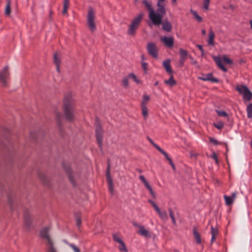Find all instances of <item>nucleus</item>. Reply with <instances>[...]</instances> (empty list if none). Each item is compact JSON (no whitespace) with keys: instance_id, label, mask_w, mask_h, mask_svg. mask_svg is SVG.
I'll use <instances>...</instances> for the list:
<instances>
[{"instance_id":"nucleus-1","label":"nucleus","mask_w":252,"mask_h":252,"mask_svg":"<svg viewBox=\"0 0 252 252\" xmlns=\"http://www.w3.org/2000/svg\"><path fill=\"white\" fill-rule=\"evenodd\" d=\"M165 1L166 0H158L157 3L158 9L156 12L147 0H143V3L149 11V18L155 25L159 26L161 23V19L166 13Z\"/></svg>"},{"instance_id":"nucleus-2","label":"nucleus","mask_w":252,"mask_h":252,"mask_svg":"<svg viewBox=\"0 0 252 252\" xmlns=\"http://www.w3.org/2000/svg\"><path fill=\"white\" fill-rule=\"evenodd\" d=\"M63 110L65 119L68 121H72L74 119L73 105L67 97L65 99Z\"/></svg>"},{"instance_id":"nucleus-3","label":"nucleus","mask_w":252,"mask_h":252,"mask_svg":"<svg viewBox=\"0 0 252 252\" xmlns=\"http://www.w3.org/2000/svg\"><path fill=\"white\" fill-rule=\"evenodd\" d=\"M143 15V13H140L132 20L131 23L128 26L127 30V34L128 35H134L136 30L141 23Z\"/></svg>"},{"instance_id":"nucleus-4","label":"nucleus","mask_w":252,"mask_h":252,"mask_svg":"<svg viewBox=\"0 0 252 252\" xmlns=\"http://www.w3.org/2000/svg\"><path fill=\"white\" fill-rule=\"evenodd\" d=\"M236 90L242 95L244 101H249L252 98V93L247 86L244 85H237L236 87Z\"/></svg>"},{"instance_id":"nucleus-5","label":"nucleus","mask_w":252,"mask_h":252,"mask_svg":"<svg viewBox=\"0 0 252 252\" xmlns=\"http://www.w3.org/2000/svg\"><path fill=\"white\" fill-rule=\"evenodd\" d=\"M9 78V72L8 67V66H5L0 71V82L2 86H7Z\"/></svg>"},{"instance_id":"nucleus-6","label":"nucleus","mask_w":252,"mask_h":252,"mask_svg":"<svg viewBox=\"0 0 252 252\" xmlns=\"http://www.w3.org/2000/svg\"><path fill=\"white\" fill-rule=\"evenodd\" d=\"M95 13L92 8H90L87 16V23L89 29L94 31L95 29V25L94 21Z\"/></svg>"},{"instance_id":"nucleus-7","label":"nucleus","mask_w":252,"mask_h":252,"mask_svg":"<svg viewBox=\"0 0 252 252\" xmlns=\"http://www.w3.org/2000/svg\"><path fill=\"white\" fill-rule=\"evenodd\" d=\"M102 134L103 130L102 129L98 122L96 123V129H95V135L96 140L98 146L100 148L101 147L102 144Z\"/></svg>"},{"instance_id":"nucleus-8","label":"nucleus","mask_w":252,"mask_h":252,"mask_svg":"<svg viewBox=\"0 0 252 252\" xmlns=\"http://www.w3.org/2000/svg\"><path fill=\"white\" fill-rule=\"evenodd\" d=\"M64 170L68 175L69 180L73 186H76L75 178L78 176L76 173H73L69 165H63Z\"/></svg>"},{"instance_id":"nucleus-9","label":"nucleus","mask_w":252,"mask_h":252,"mask_svg":"<svg viewBox=\"0 0 252 252\" xmlns=\"http://www.w3.org/2000/svg\"><path fill=\"white\" fill-rule=\"evenodd\" d=\"M147 49L149 55H150L153 58H157L158 48L155 43L152 42L148 43L147 44Z\"/></svg>"},{"instance_id":"nucleus-10","label":"nucleus","mask_w":252,"mask_h":252,"mask_svg":"<svg viewBox=\"0 0 252 252\" xmlns=\"http://www.w3.org/2000/svg\"><path fill=\"white\" fill-rule=\"evenodd\" d=\"M49 227H45L42 228L40 232L41 238L45 239L46 242L52 240L49 235Z\"/></svg>"},{"instance_id":"nucleus-11","label":"nucleus","mask_w":252,"mask_h":252,"mask_svg":"<svg viewBox=\"0 0 252 252\" xmlns=\"http://www.w3.org/2000/svg\"><path fill=\"white\" fill-rule=\"evenodd\" d=\"M133 225L138 227L139 230L137 232L140 234L141 235L144 237H150V233L149 231L146 229L145 227L143 225H139L136 223H134Z\"/></svg>"},{"instance_id":"nucleus-12","label":"nucleus","mask_w":252,"mask_h":252,"mask_svg":"<svg viewBox=\"0 0 252 252\" xmlns=\"http://www.w3.org/2000/svg\"><path fill=\"white\" fill-rule=\"evenodd\" d=\"M106 179H107V181L108 183L109 190L110 192V193L111 194H112V193H113V192H114V188H113V186L112 179L111 178L110 175L109 165H108V168H107V170Z\"/></svg>"},{"instance_id":"nucleus-13","label":"nucleus","mask_w":252,"mask_h":252,"mask_svg":"<svg viewBox=\"0 0 252 252\" xmlns=\"http://www.w3.org/2000/svg\"><path fill=\"white\" fill-rule=\"evenodd\" d=\"M161 40L165 45L168 47H172L174 45V38L172 37L163 36L161 38Z\"/></svg>"},{"instance_id":"nucleus-14","label":"nucleus","mask_w":252,"mask_h":252,"mask_svg":"<svg viewBox=\"0 0 252 252\" xmlns=\"http://www.w3.org/2000/svg\"><path fill=\"white\" fill-rule=\"evenodd\" d=\"M139 179L144 184L145 187L148 189L151 195L153 197H155V194L154 191L153 190L152 187L150 186L149 183L146 181L145 177L143 175H140L139 176Z\"/></svg>"},{"instance_id":"nucleus-15","label":"nucleus","mask_w":252,"mask_h":252,"mask_svg":"<svg viewBox=\"0 0 252 252\" xmlns=\"http://www.w3.org/2000/svg\"><path fill=\"white\" fill-rule=\"evenodd\" d=\"M198 78L203 81H208L213 83H217L219 82V80L214 78L212 73H209L204 77H198Z\"/></svg>"},{"instance_id":"nucleus-16","label":"nucleus","mask_w":252,"mask_h":252,"mask_svg":"<svg viewBox=\"0 0 252 252\" xmlns=\"http://www.w3.org/2000/svg\"><path fill=\"white\" fill-rule=\"evenodd\" d=\"M7 198L8 204L11 209H13V204L17 200L15 193L12 192H9L8 194Z\"/></svg>"},{"instance_id":"nucleus-17","label":"nucleus","mask_w":252,"mask_h":252,"mask_svg":"<svg viewBox=\"0 0 252 252\" xmlns=\"http://www.w3.org/2000/svg\"><path fill=\"white\" fill-rule=\"evenodd\" d=\"M180 58L179 60V63L181 65H183L185 60H186V58L187 56V51L183 49H180Z\"/></svg>"},{"instance_id":"nucleus-18","label":"nucleus","mask_w":252,"mask_h":252,"mask_svg":"<svg viewBox=\"0 0 252 252\" xmlns=\"http://www.w3.org/2000/svg\"><path fill=\"white\" fill-rule=\"evenodd\" d=\"M214 60L218 66L224 72L227 71V68L222 64V61L220 57H214Z\"/></svg>"},{"instance_id":"nucleus-19","label":"nucleus","mask_w":252,"mask_h":252,"mask_svg":"<svg viewBox=\"0 0 252 252\" xmlns=\"http://www.w3.org/2000/svg\"><path fill=\"white\" fill-rule=\"evenodd\" d=\"M25 224L27 227H30L32 224V216L29 211H26L24 214Z\"/></svg>"},{"instance_id":"nucleus-20","label":"nucleus","mask_w":252,"mask_h":252,"mask_svg":"<svg viewBox=\"0 0 252 252\" xmlns=\"http://www.w3.org/2000/svg\"><path fill=\"white\" fill-rule=\"evenodd\" d=\"M47 252H56V249L54 246L53 240L46 242Z\"/></svg>"},{"instance_id":"nucleus-21","label":"nucleus","mask_w":252,"mask_h":252,"mask_svg":"<svg viewBox=\"0 0 252 252\" xmlns=\"http://www.w3.org/2000/svg\"><path fill=\"white\" fill-rule=\"evenodd\" d=\"M162 19H161V20ZM162 25V29L166 32H170L172 29V25L167 20H165L163 22L161 21V23Z\"/></svg>"},{"instance_id":"nucleus-22","label":"nucleus","mask_w":252,"mask_h":252,"mask_svg":"<svg viewBox=\"0 0 252 252\" xmlns=\"http://www.w3.org/2000/svg\"><path fill=\"white\" fill-rule=\"evenodd\" d=\"M215 33L212 30L209 31L208 44L209 45H214Z\"/></svg>"},{"instance_id":"nucleus-23","label":"nucleus","mask_w":252,"mask_h":252,"mask_svg":"<svg viewBox=\"0 0 252 252\" xmlns=\"http://www.w3.org/2000/svg\"><path fill=\"white\" fill-rule=\"evenodd\" d=\"M61 62L60 58L59 57L58 53H55L54 55V63L56 66V70L59 72H60V64Z\"/></svg>"},{"instance_id":"nucleus-24","label":"nucleus","mask_w":252,"mask_h":252,"mask_svg":"<svg viewBox=\"0 0 252 252\" xmlns=\"http://www.w3.org/2000/svg\"><path fill=\"white\" fill-rule=\"evenodd\" d=\"M157 212L159 215V217L160 219L164 221H166L168 219V217L167 213L165 211H161L160 209H159L158 211H157Z\"/></svg>"},{"instance_id":"nucleus-25","label":"nucleus","mask_w":252,"mask_h":252,"mask_svg":"<svg viewBox=\"0 0 252 252\" xmlns=\"http://www.w3.org/2000/svg\"><path fill=\"white\" fill-rule=\"evenodd\" d=\"M193 234L196 244H200L202 242V240L199 232L196 230L195 228L193 229Z\"/></svg>"},{"instance_id":"nucleus-26","label":"nucleus","mask_w":252,"mask_h":252,"mask_svg":"<svg viewBox=\"0 0 252 252\" xmlns=\"http://www.w3.org/2000/svg\"><path fill=\"white\" fill-rule=\"evenodd\" d=\"M170 60H166L163 62V65L165 69H166V71L169 73H172V70L171 68V66L170 64Z\"/></svg>"},{"instance_id":"nucleus-27","label":"nucleus","mask_w":252,"mask_h":252,"mask_svg":"<svg viewBox=\"0 0 252 252\" xmlns=\"http://www.w3.org/2000/svg\"><path fill=\"white\" fill-rule=\"evenodd\" d=\"M164 83L170 86H173L176 84V81L174 79L173 76H171L169 80H165L164 81Z\"/></svg>"},{"instance_id":"nucleus-28","label":"nucleus","mask_w":252,"mask_h":252,"mask_svg":"<svg viewBox=\"0 0 252 252\" xmlns=\"http://www.w3.org/2000/svg\"><path fill=\"white\" fill-rule=\"evenodd\" d=\"M38 176L45 184L48 183V180L46 175L42 172L38 173Z\"/></svg>"},{"instance_id":"nucleus-29","label":"nucleus","mask_w":252,"mask_h":252,"mask_svg":"<svg viewBox=\"0 0 252 252\" xmlns=\"http://www.w3.org/2000/svg\"><path fill=\"white\" fill-rule=\"evenodd\" d=\"M149 100L150 96L146 94H144L143 100L141 103V106H146V104L148 103Z\"/></svg>"},{"instance_id":"nucleus-30","label":"nucleus","mask_w":252,"mask_h":252,"mask_svg":"<svg viewBox=\"0 0 252 252\" xmlns=\"http://www.w3.org/2000/svg\"><path fill=\"white\" fill-rule=\"evenodd\" d=\"M247 116L249 118H252V103H250L247 107Z\"/></svg>"},{"instance_id":"nucleus-31","label":"nucleus","mask_w":252,"mask_h":252,"mask_svg":"<svg viewBox=\"0 0 252 252\" xmlns=\"http://www.w3.org/2000/svg\"><path fill=\"white\" fill-rule=\"evenodd\" d=\"M224 199L225 200V204L227 205H230L232 204L234 201L232 199V197L227 196V195L224 196Z\"/></svg>"},{"instance_id":"nucleus-32","label":"nucleus","mask_w":252,"mask_h":252,"mask_svg":"<svg viewBox=\"0 0 252 252\" xmlns=\"http://www.w3.org/2000/svg\"><path fill=\"white\" fill-rule=\"evenodd\" d=\"M190 12L197 21L201 22L202 21V18L198 15L196 11L191 9Z\"/></svg>"},{"instance_id":"nucleus-33","label":"nucleus","mask_w":252,"mask_h":252,"mask_svg":"<svg viewBox=\"0 0 252 252\" xmlns=\"http://www.w3.org/2000/svg\"><path fill=\"white\" fill-rule=\"evenodd\" d=\"M10 1L8 0L7 2L5 8V14L6 15H9L10 14Z\"/></svg>"},{"instance_id":"nucleus-34","label":"nucleus","mask_w":252,"mask_h":252,"mask_svg":"<svg viewBox=\"0 0 252 252\" xmlns=\"http://www.w3.org/2000/svg\"><path fill=\"white\" fill-rule=\"evenodd\" d=\"M141 109L142 111V115L144 117V119H146L148 117V109L146 106H141Z\"/></svg>"},{"instance_id":"nucleus-35","label":"nucleus","mask_w":252,"mask_h":252,"mask_svg":"<svg viewBox=\"0 0 252 252\" xmlns=\"http://www.w3.org/2000/svg\"><path fill=\"white\" fill-rule=\"evenodd\" d=\"M169 216H170V217L171 218V219L172 220V222L173 224L174 225H176V220H175V217H174V216L173 212L171 209H170L169 210Z\"/></svg>"},{"instance_id":"nucleus-36","label":"nucleus","mask_w":252,"mask_h":252,"mask_svg":"<svg viewBox=\"0 0 252 252\" xmlns=\"http://www.w3.org/2000/svg\"><path fill=\"white\" fill-rule=\"evenodd\" d=\"M120 246L119 247V249L121 252H127V249L126 248V247L124 243L123 242L122 243H120Z\"/></svg>"},{"instance_id":"nucleus-37","label":"nucleus","mask_w":252,"mask_h":252,"mask_svg":"<svg viewBox=\"0 0 252 252\" xmlns=\"http://www.w3.org/2000/svg\"><path fill=\"white\" fill-rule=\"evenodd\" d=\"M128 78L132 79L134 82H135L137 84L140 83V80L137 78L136 76L134 74H130L128 75Z\"/></svg>"},{"instance_id":"nucleus-38","label":"nucleus","mask_w":252,"mask_h":252,"mask_svg":"<svg viewBox=\"0 0 252 252\" xmlns=\"http://www.w3.org/2000/svg\"><path fill=\"white\" fill-rule=\"evenodd\" d=\"M113 237L114 240L119 244L122 243L123 242L117 234H113Z\"/></svg>"},{"instance_id":"nucleus-39","label":"nucleus","mask_w":252,"mask_h":252,"mask_svg":"<svg viewBox=\"0 0 252 252\" xmlns=\"http://www.w3.org/2000/svg\"><path fill=\"white\" fill-rule=\"evenodd\" d=\"M210 4V0H203V8L205 10L209 9V5Z\"/></svg>"},{"instance_id":"nucleus-40","label":"nucleus","mask_w":252,"mask_h":252,"mask_svg":"<svg viewBox=\"0 0 252 252\" xmlns=\"http://www.w3.org/2000/svg\"><path fill=\"white\" fill-rule=\"evenodd\" d=\"M222 61L228 63V64H231L232 63V61L228 58H227L226 56H223L222 57Z\"/></svg>"},{"instance_id":"nucleus-41","label":"nucleus","mask_w":252,"mask_h":252,"mask_svg":"<svg viewBox=\"0 0 252 252\" xmlns=\"http://www.w3.org/2000/svg\"><path fill=\"white\" fill-rule=\"evenodd\" d=\"M211 233L212 235L217 236L218 234V230L216 228H214L213 226H212Z\"/></svg>"},{"instance_id":"nucleus-42","label":"nucleus","mask_w":252,"mask_h":252,"mask_svg":"<svg viewBox=\"0 0 252 252\" xmlns=\"http://www.w3.org/2000/svg\"><path fill=\"white\" fill-rule=\"evenodd\" d=\"M158 151L165 156L166 158L169 161V162H171V159L168 157L167 154L165 151H164L162 149H161V151Z\"/></svg>"},{"instance_id":"nucleus-43","label":"nucleus","mask_w":252,"mask_h":252,"mask_svg":"<svg viewBox=\"0 0 252 252\" xmlns=\"http://www.w3.org/2000/svg\"><path fill=\"white\" fill-rule=\"evenodd\" d=\"M158 151L165 156L166 158L169 161V162H171V159L168 157L167 154L165 151H164L162 149H161V151Z\"/></svg>"},{"instance_id":"nucleus-44","label":"nucleus","mask_w":252,"mask_h":252,"mask_svg":"<svg viewBox=\"0 0 252 252\" xmlns=\"http://www.w3.org/2000/svg\"><path fill=\"white\" fill-rule=\"evenodd\" d=\"M217 114L221 117H226L227 116V113L223 111L216 110Z\"/></svg>"},{"instance_id":"nucleus-45","label":"nucleus","mask_w":252,"mask_h":252,"mask_svg":"<svg viewBox=\"0 0 252 252\" xmlns=\"http://www.w3.org/2000/svg\"><path fill=\"white\" fill-rule=\"evenodd\" d=\"M148 140L149 142L158 150V151H161V148L156 143H155L150 138H148Z\"/></svg>"},{"instance_id":"nucleus-46","label":"nucleus","mask_w":252,"mask_h":252,"mask_svg":"<svg viewBox=\"0 0 252 252\" xmlns=\"http://www.w3.org/2000/svg\"><path fill=\"white\" fill-rule=\"evenodd\" d=\"M122 85L125 87L128 85V79L127 77H125L122 80Z\"/></svg>"},{"instance_id":"nucleus-47","label":"nucleus","mask_w":252,"mask_h":252,"mask_svg":"<svg viewBox=\"0 0 252 252\" xmlns=\"http://www.w3.org/2000/svg\"><path fill=\"white\" fill-rule=\"evenodd\" d=\"M56 119L57 120L58 125L60 126V120L62 118V114L60 112H56Z\"/></svg>"},{"instance_id":"nucleus-48","label":"nucleus","mask_w":252,"mask_h":252,"mask_svg":"<svg viewBox=\"0 0 252 252\" xmlns=\"http://www.w3.org/2000/svg\"><path fill=\"white\" fill-rule=\"evenodd\" d=\"M149 202L151 204V205L154 208V209H155V210L156 211H159V208L158 207V206L156 204V203L154 201H152L151 200H149Z\"/></svg>"},{"instance_id":"nucleus-49","label":"nucleus","mask_w":252,"mask_h":252,"mask_svg":"<svg viewBox=\"0 0 252 252\" xmlns=\"http://www.w3.org/2000/svg\"><path fill=\"white\" fill-rule=\"evenodd\" d=\"M209 141L215 145L220 144V142L219 141H218L216 139L213 137L209 138Z\"/></svg>"},{"instance_id":"nucleus-50","label":"nucleus","mask_w":252,"mask_h":252,"mask_svg":"<svg viewBox=\"0 0 252 252\" xmlns=\"http://www.w3.org/2000/svg\"><path fill=\"white\" fill-rule=\"evenodd\" d=\"M69 245L70 247L72 248V249L74 251V252H80L79 249L76 246L73 244H69Z\"/></svg>"},{"instance_id":"nucleus-51","label":"nucleus","mask_w":252,"mask_h":252,"mask_svg":"<svg viewBox=\"0 0 252 252\" xmlns=\"http://www.w3.org/2000/svg\"><path fill=\"white\" fill-rule=\"evenodd\" d=\"M214 126L218 129H221L223 127V124L222 123H219L218 124H214Z\"/></svg>"},{"instance_id":"nucleus-52","label":"nucleus","mask_w":252,"mask_h":252,"mask_svg":"<svg viewBox=\"0 0 252 252\" xmlns=\"http://www.w3.org/2000/svg\"><path fill=\"white\" fill-rule=\"evenodd\" d=\"M141 65H142V68L143 69L144 71L145 72H146L147 70V63L143 62V63H142Z\"/></svg>"},{"instance_id":"nucleus-53","label":"nucleus","mask_w":252,"mask_h":252,"mask_svg":"<svg viewBox=\"0 0 252 252\" xmlns=\"http://www.w3.org/2000/svg\"><path fill=\"white\" fill-rule=\"evenodd\" d=\"M76 225L79 227L81 224V220L80 218H77L76 219Z\"/></svg>"},{"instance_id":"nucleus-54","label":"nucleus","mask_w":252,"mask_h":252,"mask_svg":"<svg viewBox=\"0 0 252 252\" xmlns=\"http://www.w3.org/2000/svg\"><path fill=\"white\" fill-rule=\"evenodd\" d=\"M69 5V0H64L63 7L68 8Z\"/></svg>"},{"instance_id":"nucleus-55","label":"nucleus","mask_w":252,"mask_h":252,"mask_svg":"<svg viewBox=\"0 0 252 252\" xmlns=\"http://www.w3.org/2000/svg\"><path fill=\"white\" fill-rule=\"evenodd\" d=\"M211 157L215 160L216 162H217V163L218 162L217 155L215 153H214L213 154Z\"/></svg>"},{"instance_id":"nucleus-56","label":"nucleus","mask_w":252,"mask_h":252,"mask_svg":"<svg viewBox=\"0 0 252 252\" xmlns=\"http://www.w3.org/2000/svg\"><path fill=\"white\" fill-rule=\"evenodd\" d=\"M236 195H237V192H233L232 194H231V195L230 196L231 197H232V199L233 200H235V199L236 198Z\"/></svg>"},{"instance_id":"nucleus-57","label":"nucleus","mask_w":252,"mask_h":252,"mask_svg":"<svg viewBox=\"0 0 252 252\" xmlns=\"http://www.w3.org/2000/svg\"><path fill=\"white\" fill-rule=\"evenodd\" d=\"M217 236H214L212 235L211 240V243L212 244L215 241Z\"/></svg>"},{"instance_id":"nucleus-58","label":"nucleus","mask_w":252,"mask_h":252,"mask_svg":"<svg viewBox=\"0 0 252 252\" xmlns=\"http://www.w3.org/2000/svg\"><path fill=\"white\" fill-rule=\"evenodd\" d=\"M68 8L67 7H63V15H65L66 14H67V9Z\"/></svg>"},{"instance_id":"nucleus-59","label":"nucleus","mask_w":252,"mask_h":252,"mask_svg":"<svg viewBox=\"0 0 252 252\" xmlns=\"http://www.w3.org/2000/svg\"><path fill=\"white\" fill-rule=\"evenodd\" d=\"M197 47L200 50L202 51L203 49V47L200 45H196Z\"/></svg>"},{"instance_id":"nucleus-60","label":"nucleus","mask_w":252,"mask_h":252,"mask_svg":"<svg viewBox=\"0 0 252 252\" xmlns=\"http://www.w3.org/2000/svg\"><path fill=\"white\" fill-rule=\"evenodd\" d=\"M201 32L203 35H205L206 33V31L205 30H202Z\"/></svg>"},{"instance_id":"nucleus-61","label":"nucleus","mask_w":252,"mask_h":252,"mask_svg":"<svg viewBox=\"0 0 252 252\" xmlns=\"http://www.w3.org/2000/svg\"><path fill=\"white\" fill-rule=\"evenodd\" d=\"M169 163H170V165H171L172 168L173 169H175V166H174V164L173 163L172 161H171V162H169Z\"/></svg>"},{"instance_id":"nucleus-62","label":"nucleus","mask_w":252,"mask_h":252,"mask_svg":"<svg viewBox=\"0 0 252 252\" xmlns=\"http://www.w3.org/2000/svg\"><path fill=\"white\" fill-rule=\"evenodd\" d=\"M190 59H191V60H192V63L193 64H196V61H195V60H193V59H192L191 57H190Z\"/></svg>"},{"instance_id":"nucleus-63","label":"nucleus","mask_w":252,"mask_h":252,"mask_svg":"<svg viewBox=\"0 0 252 252\" xmlns=\"http://www.w3.org/2000/svg\"><path fill=\"white\" fill-rule=\"evenodd\" d=\"M201 56H203L204 55V51L203 50H202V51H201Z\"/></svg>"},{"instance_id":"nucleus-64","label":"nucleus","mask_w":252,"mask_h":252,"mask_svg":"<svg viewBox=\"0 0 252 252\" xmlns=\"http://www.w3.org/2000/svg\"><path fill=\"white\" fill-rule=\"evenodd\" d=\"M250 24H251V29H252V21H250Z\"/></svg>"}]
</instances>
